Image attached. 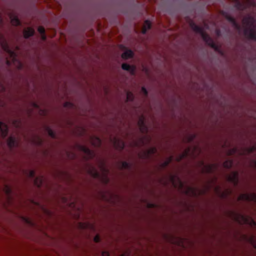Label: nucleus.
I'll use <instances>...</instances> for the list:
<instances>
[{"label": "nucleus", "mask_w": 256, "mask_h": 256, "mask_svg": "<svg viewBox=\"0 0 256 256\" xmlns=\"http://www.w3.org/2000/svg\"><path fill=\"white\" fill-rule=\"evenodd\" d=\"M242 26L244 28V35L250 39L256 40V32L254 30V20L250 16L244 18L242 20Z\"/></svg>", "instance_id": "nucleus-1"}, {"label": "nucleus", "mask_w": 256, "mask_h": 256, "mask_svg": "<svg viewBox=\"0 0 256 256\" xmlns=\"http://www.w3.org/2000/svg\"><path fill=\"white\" fill-rule=\"evenodd\" d=\"M170 180L172 182L173 185L174 187L178 188V189L182 190L186 193V194L190 196H194L197 194H202L200 192H199L198 190L195 189L192 187H188L183 189V184L180 181L178 178L176 176H172L170 177Z\"/></svg>", "instance_id": "nucleus-2"}, {"label": "nucleus", "mask_w": 256, "mask_h": 256, "mask_svg": "<svg viewBox=\"0 0 256 256\" xmlns=\"http://www.w3.org/2000/svg\"><path fill=\"white\" fill-rule=\"evenodd\" d=\"M0 43L2 46V48L10 56V59L8 58H6V63L8 64H10V60H12V62L18 68H20L21 67V63L16 59V54L14 52H12L8 48L7 46V44L5 42L4 38H0Z\"/></svg>", "instance_id": "nucleus-3"}, {"label": "nucleus", "mask_w": 256, "mask_h": 256, "mask_svg": "<svg viewBox=\"0 0 256 256\" xmlns=\"http://www.w3.org/2000/svg\"><path fill=\"white\" fill-rule=\"evenodd\" d=\"M230 216L232 220L240 224H248L251 226H256V224L250 217L245 216L235 212H230Z\"/></svg>", "instance_id": "nucleus-4"}, {"label": "nucleus", "mask_w": 256, "mask_h": 256, "mask_svg": "<svg viewBox=\"0 0 256 256\" xmlns=\"http://www.w3.org/2000/svg\"><path fill=\"white\" fill-rule=\"evenodd\" d=\"M101 172L100 175H99L96 170L93 167H90L88 169V172L94 178H99L101 180L104 182H108V170L106 167L102 164L100 166Z\"/></svg>", "instance_id": "nucleus-5"}, {"label": "nucleus", "mask_w": 256, "mask_h": 256, "mask_svg": "<svg viewBox=\"0 0 256 256\" xmlns=\"http://www.w3.org/2000/svg\"><path fill=\"white\" fill-rule=\"evenodd\" d=\"M190 26L192 28V29L196 32L200 33L204 40L212 48H214L215 50H216L217 46L216 44L213 42L212 40L210 38V36L207 35L205 32H204V30L197 26L194 24L193 22L190 23Z\"/></svg>", "instance_id": "nucleus-6"}, {"label": "nucleus", "mask_w": 256, "mask_h": 256, "mask_svg": "<svg viewBox=\"0 0 256 256\" xmlns=\"http://www.w3.org/2000/svg\"><path fill=\"white\" fill-rule=\"evenodd\" d=\"M200 152V148L198 146H196L194 148L192 149L191 148H188L187 150H186L184 153L181 156L180 158H178L176 159L177 161H180L182 159L183 157L187 155H190L192 156H196Z\"/></svg>", "instance_id": "nucleus-7"}, {"label": "nucleus", "mask_w": 256, "mask_h": 256, "mask_svg": "<svg viewBox=\"0 0 256 256\" xmlns=\"http://www.w3.org/2000/svg\"><path fill=\"white\" fill-rule=\"evenodd\" d=\"M236 6L238 9H242L244 7L254 4L252 0H236Z\"/></svg>", "instance_id": "nucleus-8"}, {"label": "nucleus", "mask_w": 256, "mask_h": 256, "mask_svg": "<svg viewBox=\"0 0 256 256\" xmlns=\"http://www.w3.org/2000/svg\"><path fill=\"white\" fill-rule=\"evenodd\" d=\"M238 200L248 201L253 200L256 202V194L254 193L250 194H242L239 196Z\"/></svg>", "instance_id": "nucleus-9"}, {"label": "nucleus", "mask_w": 256, "mask_h": 256, "mask_svg": "<svg viewBox=\"0 0 256 256\" xmlns=\"http://www.w3.org/2000/svg\"><path fill=\"white\" fill-rule=\"evenodd\" d=\"M80 150L83 152L84 154V158L86 159L90 158L94 156V153L93 152L90 151L88 148H86L84 146H80Z\"/></svg>", "instance_id": "nucleus-10"}, {"label": "nucleus", "mask_w": 256, "mask_h": 256, "mask_svg": "<svg viewBox=\"0 0 256 256\" xmlns=\"http://www.w3.org/2000/svg\"><path fill=\"white\" fill-rule=\"evenodd\" d=\"M10 18V22L13 26H18L20 24V22L18 19V16L14 12H10L8 14Z\"/></svg>", "instance_id": "nucleus-11"}, {"label": "nucleus", "mask_w": 256, "mask_h": 256, "mask_svg": "<svg viewBox=\"0 0 256 256\" xmlns=\"http://www.w3.org/2000/svg\"><path fill=\"white\" fill-rule=\"evenodd\" d=\"M228 180L234 185L236 184L238 181V174L237 172H232L230 174L228 178Z\"/></svg>", "instance_id": "nucleus-12"}, {"label": "nucleus", "mask_w": 256, "mask_h": 256, "mask_svg": "<svg viewBox=\"0 0 256 256\" xmlns=\"http://www.w3.org/2000/svg\"><path fill=\"white\" fill-rule=\"evenodd\" d=\"M216 168V164L206 165L202 168V172H210L214 171Z\"/></svg>", "instance_id": "nucleus-13"}, {"label": "nucleus", "mask_w": 256, "mask_h": 256, "mask_svg": "<svg viewBox=\"0 0 256 256\" xmlns=\"http://www.w3.org/2000/svg\"><path fill=\"white\" fill-rule=\"evenodd\" d=\"M156 151V150L154 148H151L146 152H144L143 154H140V156L142 158H146L150 156L152 154H154Z\"/></svg>", "instance_id": "nucleus-14"}, {"label": "nucleus", "mask_w": 256, "mask_h": 256, "mask_svg": "<svg viewBox=\"0 0 256 256\" xmlns=\"http://www.w3.org/2000/svg\"><path fill=\"white\" fill-rule=\"evenodd\" d=\"M144 118L143 116H140L139 118V120L138 122V124L140 127V130L142 132H147V128L143 124H144Z\"/></svg>", "instance_id": "nucleus-15"}, {"label": "nucleus", "mask_w": 256, "mask_h": 256, "mask_svg": "<svg viewBox=\"0 0 256 256\" xmlns=\"http://www.w3.org/2000/svg\"><path fill=\"white\" fill-rule=\"evenodd\" d=\"M34 30L32 28H27L24 30V36L25 38H28L33 35Z\"/></svg>", "instance_id": "nucleus-16"}, {"label": "nucleus", "mask_w": 256, "mask_h": 256, "mask_svg": "<svg viewBox=\"0 0 256 256\" xmlns=\"http://www.w3.org/2000/svg\"><path fill=\"white\" fill-rule=\"evenodd\" d=\"M122 68L124 70L129 71L132 74H134L135 67L134 66H131L127 64H123L122 66Z\"/></svg>", "instance_id": "nucleus-17"}, {"label": "nucleus", "mask_w": 256, "mask_h": 256, "mask_svg": "<svg viewBox=\"0 0 256 256\" xmlns=\"http://www.w3.org/2000/svg\"><path fill=\"white\" fill-rule=\"evenodd\" d=\"M0 129L2 132V136L5 137L8 134V128L7 126L2 122H0Z\"/></svg>", "instance_id": "nucleus-18"}, {"label": "nucleus", "mask_w": 256, "mask_h": 256, "mask_svg": "<svg viewBox=\"0 0 256 256\" xmlns=\"http://www.w3.org/2000/svg\"><path fill=\"white\" fill-rule=\"evenodd\" d=\"M219 190L220 188L216 187L215 188V192L218 196L222 197L226 196V195H228L231 192V190H230L228 189L226 190L225 191L223 192L222 193H221Z\"/></svg>", "instance_id": "nucleus-19"}, {"label": "nucleus", "mask_w": 256, "mask_h": 256, "mask_svg": "<svg viewBox=\"0 0 256 256\" xmlns=\"http://www.w3.org/2000/svg\"><path fill=\"white\" fill-rule=\"evenodd\" d=\"M151 23L148 20H146L144 22L142 28V34H145L148 30L150 28Z\"/></svg>", "instance_id": "nucleus-20"}, {"label": "nucleus", "mask_w": 256, "mask_h": 256, "mask_svg": "<svg viewBox=\"0 0 256 256\" xmlns=\"http://www.w3.org/2000/svg\"><path fill=\"white\" fill-rule=\"evenodd\" d=\"M132 56H133V52L132 51H131L130 50L126 51L122 54V58L124 59H126V60L130 58H132Z\"/></svg>", "instance_id": "nucleus-21"}, {"label": "nucleus", "mask_w": 256, "mask_h": 256, "mask_svg": "<svg viewBox=\"0 0 256 256\" xmlns=\"http://www.w3.org/2000/svg\"><path fill=\"white\" fill-rule=\"evenodd\" d=\"M114 143V146L117 149L122 150L124 148V144L123 142L119 140H115Z\"/></svg>", "instance_id": "nucleus-22"}, {"label": "nucleus", "mask_w": 256, "mask_h": 256, "mask_svg": "<svg viewBox=\"0 0 256 256\" xmlns=\"http://www.w3.org/2000/svg\"><path fill=\"white\" fill-rule=\"evenodd\" d=\"M90 142L92 144L96 146H98L100 144V140L98 138H92L90 140Z\"/></svg>", "instance_id": "nucleus-23"}, {"label": "nucleus", "mask_w": 256, "mask_h": 256, "mask_svg": "<svg viewBox=\"0 0 256 256\" xmlns=\"http://www.w3.org/2000/svg\"><path fill=\"white\" fill-rule=\"evenodd\" d=\"M149 141H150L149 137L148 136H146L142 140H141L140 142L132 144V146H142V144H146V143L148 142Z\"/></svg>", "instance_id": "nucleus-24"}, {"label": "nucleus", "mask_w": 256, "mask_h": 256, "mask_svg": "<svg viewBox=\"0 0 256 256\" xmlns=\"http://www.w3.org/2000/svg\"><path fill=\"white\" fill-rule=\"evenodd\" d=\"M80 227L82 228H92V226L88 223H80Z\"/></svg>", "instance_id": "nucleus-25"}, {"label": "nucleus", "mask_w": 256, "mask_h": 256, "mask_svg": "<svg viewBox=\"0 0 256 256\" xmlns=\"http://www.w3.org/2000/svg\"><path fill=\"white\" fill-rule=\"evenodd\" d=\"M8 145L10 148L14 146V140L12 137H10L8 140Z\"/></svg>", "instance_id": "nucleus-26"}, {"label": "nucleus", "mask_w": 256, "mask_h": 256, "mask_svg": "<svg viewBox=\"0 0 256 256\" xmlns=\"http://www.w3.org/2000/svg\"><path fill=\"white\" fill-rule=\"evenodd\" d=\"M42 182V178L39 177L36 178L34 180V184L37 186L38 187L40 186Z\"/></svg>", "instance_id": "nucleus-27"}, {"label": "nucleus", "mask_w": 256, "mask_h": 256, "mask_svg": "<svg viewBox=\"0 0 256 256\" xmlns=\"http://www.w3.org/2000/svg\"><path fill=\"white\" fill-rule=\"evenodd\" d=\"M250 242L256 248V238L255 236H252L250 239Z\"/></svg>", "instance_id": "nucleus-28"}, {"label": "nucleus", "mask_w": 256, "mask_h": 256, "mask_svg": "<svg viewBox=\"0 0 256 256\" xmlns=\"http://www.w3.org/2000/svg\"><path fill=\"white\" fill-rule=\"evenodd\" d=\"M232 165V162L230 160H228L224 163V166L226 168H230Z\"/></svg>", "instance_id": "nucleus-29"}, {"label": "nucleus", "mask_w": 256, "mask_h": 256, "mask_svg": "<svg viewBox=\"0 0 256 256\" xmlns=\"http://www.w3.org/2000/svg\"><path fill=\"white\" fill-rule=\"evenodd\" d=\"M4 191L5 192V193L6 194H8L10 192V187H8V186L6 185L4 186Z\"/></svg>", "instance_id": "nucleus-30"}, {"label": "nucleus", "mask_w": 256, "mask_h": 256, "mask_svg": "<svg viewBox=\"0 0 256 256\" xmlns=\"http://www.w3.org/2000/svg\"><path fill=\"white\" fill-rule=\"evenodd\" d=\"M133 94L130 92H128L127 93V100H132L133 99Z\"/></svg>", "instance_id": "nucleus-31"}, {"label": "nucleus", "mask_w": 256, "mask_h": 256, "mask_svg": "<svg viewBox=\"0 0 256 256\" xmlns=\"http://www.w3.org/2000/svg\"><path fill=\"white\" fill-rule=\"evenodd\" d=\"M38 31L40 33L42 34H44V31H45V30H44V28L42 26H40L38 28Z\"/></svg>", "instance_id": "nucleus-32"}, {"label": "nucleus", "mask_w": 256, "mask_h": 256, "mask_svg": "<svg viewBox=\"0 0 256 256\" xmlns=\"http://www.w3.org/2000/svg\"><path fill=\"white\" fill-rule=\"evenodd\" d=\"M256 149V146H253L250 150H248L246 152H244L243 154H246L247 153H249L250 152H252L254 150Z\"/></svg>", "instance_id": "nucleus-33"}, {"label": "nucleus", "mask_w": 256, "mask_h": 256, "mask_svg": "<svg viewBox=\"0 0 256 256\" xmlns=\"http://www.w3.org/2000/svg\"><path fill=\"white\" fill-rule=\"evenodd\" d=\"M172 160V158H169L166 160L162 164V166H167L170 162Z\"/></svg>", "instance_id": "nucleus-34"}, {"label": "nucleus", "mask_w": 256, "mask_h": 256, "mask_svg": "<svg viewBox=\"0 0 256 256\" xmlns=\"http://www.w3.org/2000/svg\"><path fill=\"white\" fill-rule=\"evenodd\" d=\"M48 134L52 136V137H54V133H53V132L52 131V130H48Z\"/></svg>", "instance_id": "nucleus-35"}, {"label": "nucleus", "mask_w": 256, "mask_h": 256, "mask_svg": "<svg viewBox=\"0 0 256 256\" xmlns=\"http://www.w3.org/2000/svg\"><path fill=\"white\" fill-rule=\"evenodd\" d=\"M94 241L96 242H98L100 241V237L98 235H96L94 238Z\"/></svg>", "instance_id": "nucleus-36"}, {"label": "nucleus", "mask_w": 256, "mask_h": 256, "mask_svg": "<svg viewBox=\"0 0 256 256\" xmlns=\"http://www.w3.org/2000/svg\"><path fill=\"white\" fill-rule=\"evenodd\" d=\"M228 18V20H230L232 21L233 22V24L236 26V28H238V26L235 23V22L234 21V20L233 19H232L230 18Z\"/></svg>", "instance_id": "nucleus-37"}, {"label": "nucleus", "mask_w": 256, "mask_h": 256, "mask_svg": "<svg viewBox=\"0 0 256 256\" xmlns=\"http://www.w3.org/2000/svg\"><path fill=\"white\" fill-rule=\"evenodd\" d=\"M194 138V136H188V140H186V139H184V142H190V141L191 140H192Z\"/></svg>", "instance_id": "nucleus-38"}, {"label": "nucleus", "mask_w": 256, "mask_h": 256, "mask_svg": "<svg viewBox=\"0 0 256 256\" xmlns=\"http://www.w3.org/2000/svg\"><path fill=\"white\" fill-rule=\"evenodd\" d=\"M34 170H30L29 173V176L32 177L34 176Z\"/></svg>", "instance_id": "nucleus-39"}, {"label": "nucleus", "mask_w": 256, "mask_h": 256, "mask_svg": "<svg viewBox=\"0 0 256 256\" xmlns=\"http://www.w3.org/2000/svg\"><path fill=\"white\" fill-rule=\"evenodd\" d=\"M102 256H109V254L107 252H102Z\"/></svg>", "instance_id": "nucleus-40"}, {"label": "nucleus", "mask_w": 256, "mask_h": 256, "mask_svg": "<svg viewBox=\"0 0 256 256\" xmlns=\"http://www.w3.org/2000/svg\"><path fill=\"white\" fill-rule=\"evenodd\" d=\"M127 166H128V164L126 162H124L122 163V167L123 168H127Z\"/></svg>", "instance_id": "nucleus-41"}, {"label": "nucleus", "mask_w": 256, "mask_h": 256, "mask_svg": "<svg viewBox=\"0 0 256 256\" xmlns=\"http://www.w3.org/2000/svg\"><path fill=\"white\" fill-rule=\"evenodd\" d=\"M71 105V104L70 102H66L64 104V107H68Z\"/></svg>", "instance_id": "nucleus-42"}, {"label": "nucleus", "mask_w": 256, "mask_h": 256, "mask_svg": "<svg viewBox=\"0 0 256 256\" xmlns=\"http://www.w3.org/2000/svg\"><path fill=\"white\" fill-rule=\"evenodd\" d=\"M41 38H42V40H46V36H45L44 34H42V36H41Z\"/></svg>", "instance_id": "nucleus-43"}, {"label": "nucleus", "mask_w": 256, "mask_h": 256, "mask_svg": "<svg viewBox=\"0 0 256 256\" xmlns=\"http://www.w3.org/2000/svg\"><path fill=\"white\" fill-rule=\"evenodd\" d=\"M142 90L143 91V92L144 94L146 96L147 94V91H146V90L144 88H142Z\"/></svg>", "instance_id": "nucleus-44"}, {"label": "nucleus", "mask_w": 256, "mask_h": 256, "mask_svg": "<svg viewBox=\"0 0 256 256\" xmlns=\"http://www.w3.org/2000/svg\"><path fill=\"white\" fill-rule=\"evenodd\" d=\"M40 115H44L46 114V112L44 110H40Z\"/></svg>", "instance_id": "nucleus-45"}, {"label": "nucleus", "mask_w": 256, "mask_h": 256, "mask_svg": "<svg viewBox=\"0 0 256 256\" xmlns=\"http://www.w3.org/2000/svg\"><path fill=\"white\" fill-rule=\"evenodd\" d=\"M53 32L54 33V36H54L55 35V32H54V30H53Z\"/></svg>", "instance_id": "nucleus-46"}, {"label": "nucleus", "mask_w": 256, "mask_h": 256, "mask_svg": "<svg viewBox=\"0 0 256 256\" xmlns=\"http://www.w3.org/2000/svg\"><path fill=\"white\" fill-rule=\"evenodd\" d=\"M34 107H37V106L36 104H34Z\"/></svg>", "instance_id": "nucleus-47"}, {"label": "nucleus", "mask_w": 256, "mask_h": 256, "mask_svg": "<svg viewBox=\"0 0 256 256\" xmlns=\"http://www.w3.org/2000/svg\"><path fill=\"white\" fill-rule=\"evenodd\" d=\"M254 166L256 167V162H254Z\"/></svg>", "instance_id": "nucleus-48"}, {"label": "nucleus", "mask_w": 256, "mask_h": 256, "mask_svg": "<svg viewBox=\"0 0 256 256\" xmlns=\"http://www.w3.org/2000/svg\"><path fill=\"white\" fill-rule=\"evenodd\" d=\"M218 32H219V31L218 30L217 31L218 35H219Z\"/></svg>", "instance_id": "nucleus-49"}, {"label": "nucleus", "mask_w": 256, "mask_h": 256, "mask_svg": "<svg viewBox=\"0 0 256 256\" xmlns=\"http://www.w3.org/2000/svg\"><path fill=\"white\" fill-rule=\"evenodd\" d=\"M152 206V205H150V204H149V205H148V207H151V206Z\"/></svg>", "instance_id": "nucleus-50"}, {"label": "nucleus", "mask_w": 256, "mask_h": 256, "mask_svg": "<svg viewBox=\"0 0 256 256\" xmlns=\"http://www.w3.org/2000/svg\"><path fill=\"white\" fill-rule=\"evenodd\" d=\"M120 256H125V255L124 254H122Z\"/></svg>", "instance_id": "nucleus-51"}, {"label": "nucleus", "mask_w": 256, "mask_h": 256, "mask_svg": "<svg viewBox=\"0 0 256 256\" xmlns=\"http://www.w3.org/2000/svg\"><path fill=\"white\" fill-rule=\"evenodd\" d=\"M72 204H71L70 206H72Z\"/></svg>", "instance_id": "nucleus-52"}]
</instances>
